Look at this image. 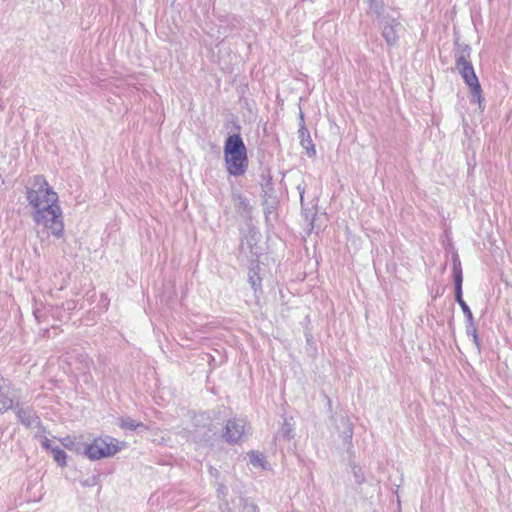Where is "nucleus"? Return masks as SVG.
I'll use <instances>...</instances> for the list:
<instances>
[{"label":"nucleus","instance_id":"nucleus-1","mask_svg":"<svg viewBox=\"0 0 512 512\" xmlns=\"http://www.w3.org/2000/svg\"><path fill=\"white\" fill-rule=\"evenodd\" d=\"M26 199L32 207V218L57 238L64 234L63 212L58 194L42 175H36L26 187Z\"/></svg>","mask_w":512,"mask_h":512},{"label":"nucleus","instance_id":"nucleus-2","mask_svg":"<svg viewBox=\"0 0 512 512\" xmlns=\"http://www.w3.org/2000/svg\"><path fill=\"white\" fill-rule=\"evenodd\" d=\"M224 160L227 172L232 176L238 177L247 171V150L239 134L227 137L224 145Z\"/></svg>","mask_w":512,"mask_h":512},{"label":"nucleus","instance_id":"nucleus-3","mask_svg":"<svg viewBox=\"0 0 512 512\" xmlns=\"http://www.w3.org/2000/svg\"><path fill=\"white\" fill-rule=\"evenodd\" d=\"M471 49L469 46L458 45L455 53L456 68L463 77L465 83L469 86L471 92V101L478 103L480 110L484 109L482 89L479 80L475 74L470 61Z\"/></svg>","mask_w":512,"mask_h":512},{"label":"nucleus","instance_id":"nucleus-4","mask_svg":"<svg viewBox=\"0 0 512 512\" xmlns=\"http://www.w3.org/2000/svg\"><path fill=\"white\" fill-rule=\"evenodd\" d=\"M124 447V442H120L111 436H101L95 438L91 443L85 444L84 453L90 460H99L114 456Z\"/></svg>","mask_w":512,"mask_h":512},{"label":"nucleus","instance_id":"nucleus-5","mask_svg":"<svg viewBox=\"0 0 512 512\" xmlns=\"http://www.w3.org/2000/svg\"><path fill=\"white\" fill-rule=\"evenodd\" d=\"M245 421L243 419H231L227 422L223 438L229 443H238L245 435Z\"/></svg>","mask_w":512,"mask_h":512},{"label":"nucleus","instance_id":"nucleus-6","mask_svg":"<svg viewBox=\"0 0 512 512\" xmlns=\"http://www.w3.org/2000/svg\"><path fill=\"white\" fill-rule=\"evenodd\" d=\"M400 23L396 19L385 16L381 20L382 36L386 43L393 46L398 41L397 31Z\"/></svg>","mask_w":512,"mask_h":512},{"label":"nucleus","instance_id":"nucleus-7","mask_svg":"<svg viewBox=\"0 0 512 512\" xmlns=\"http://www.w3.org/2000/svg\"><path fill=\"white\" fill-rule=\"evenodd\" d=\"M14 406V399L11 395L10 386L3 377L0 376V414L12 409Z\"/></svg>","mask_w":512,"mask_h":512},{"label":"nucleus","instance_id":"nucleus-8","mask_svg":"<svg viewBox=\"0 0 512 512\" xmlns=\"http://www.w3.org/2000/svg\"><path fill=\"white\" fill-rule=\"evenodd\" d=\"M16 415L23 425L33 427L38 424V417L30 410L17 408Z\"/></svg>","mask_w":512,"mask_h":512},{"label":"nucleus","instance_id":"nucleus-9","mask_svg":"<svg viewBox=\"0 0 512 512\" xmlns=\"http://www.w3.org/2000/svg\"><path fill=\"white\" fill-rule=\"evenodd\" d=\"M118 425L122 428V429H126V430H135L137 428H140V427H143V423L141 422H138L130 417H122L119 419L118 421Z\"/></svg>","mask_w":512,"mask_h":512},{"label":"nucleus","instance_id":"nucleus-10","mask_svg":"<svg viewBox=\"0 0 512 512\" xmlns=\"http://www.w3.org/2000/svg\"><path fill=\"white\" fill-rule=\"evenodd\" d=\"M454 272V282H455V294H460L462 292V269L460 263H454L453 267Z\"/></svg>","mask_w":512,"mask_h":512},{"label":"nucleus","instance_id":"nucleus-11","mask_svg":"<svg viewBox=\"0 0 512 512\" xmlns=\"http://www.w3.org/2000/svg\"><path fill=\"white\" fill-rule=\"evenodd\" d=\"M455 299L456 301L458 302V304L460 305L466 319H467V322H471L473 320V314L469 308V306L466 304V302L463 300L462 298V292L460 294H455Z\"/></svg>","mask_w":512,"mask_h":512},{"label":"nucleus","instance_id":"nucleus-12","mask_svg":"<svg viewBox=\"0 0 512 512\" xmlns=\"http://www.w3.org/2000/svg\"><path fill=\"white\" fill-rule=\"evenodd\" d=\"M51 452L53 455L54 460L60 465L61 467L66 466V453L60 449L59 447L51 448Z\"/></svg>","mask_w":512,"mask_h":512},{"label":"nucleus","instance_id":"nucleus-13","mask_svg":"<svg viewBox=\"0 0 512 512\" xmlns=\"http://www.w3.org/2000/svg\"><path fill=\"white\" fill-rule=\"evenodd\" d=\"M250 462L254 467H262L264 468V456L261 453L251 452L250 453Z\"/></svg>","mask_w":512,"mask_h":512},{"label":"nucleus","instance_id":"nucleus-14","mask_svg":"<svg viewBox=\"0 0 512 512\" xmlns=\"http://www.w3.org/2000/svg\"><path fill=\"white\" fill-rule=\"evenodd\" d=\"M303 135H304V132L301 131V136H302L301 144H302V146L307 150V154L310 157L315 156L316 150L314 148V145L311 142V139L309 137L307 139H304Z\"/></svg>","mask_w":512,"mask_h":512},{"label":"nucleus","instance_id":"nucleus-15","mask_svg":"<svg viewBox=\"0 0 512 512\" xmlns=\"http://www.w3.org/2000/svg\"><path fill=\"white\" fill-rule=\"evenodd\" d=\"M467 334L469 336H472L473 342L476 344L477 347H479V339H478L477 329L474 325L473 320L471 322H468Z\"/></svg>","mask_w":512,"mask_h":512},{"label":"nucleus","instance_id":"nucleus-16","mask_svg":"<svg viewBox=\"0 0 512 512\" xmlns=\"http://www.w3.org/2000/svg\"><path fill=\"white\" fill-rule=\"evenodd\" d=\"M235 206L238 208V209H243L244 211L248 210L249 208V203L248 201L241 197V196H237L235 199Z\"/></svg>","mask_w":512,"mask_h":512},{"label":"nucleus","instance_id":"nucleus-17","mask_svg":"<svg viewBox=\"0 0 512 512\" xmlns=\"http://www.w3.org/2000/svg\"><path fill=\"white\" fill-rule=\"evenodd\" d=\"M62 444L64 447H66L69 450H75V451L80 450V448L76 446L75 441L70 437L63 438Z\"/></svg>","mask_w":512,"mask_h":512},{"label":"nucleus","instance_id":"nucleus-18","mask_svg":"<svg viewBox=\"0 0 512 512\" xmlns=\"http://www.w3.org/2000/svg\"><path fill=\"white\" fill-rule=\"evenodd\" d=\"M282 432H283V436L289 440L292 437V435H291L292 428H291L290 424L285 423L282 427Z\"/></svg>","mask_w":512,"mask_h":512},{"label":"nucleus","instance_id":"nucleus-19","mask_svg":"<svg viewBox=\"0 0 512 512\" xmlns=\"http://www.w3.org/2000/svg\"><path fill=\"white\" fill-rule=\"evenodd\" d=\"M41 445L43 448L45 449H50L51 450V443H50V440L47 438V437H44L41 441Z\"/></svg>","mask_w":512,"mask_h":512}]
</instances>
